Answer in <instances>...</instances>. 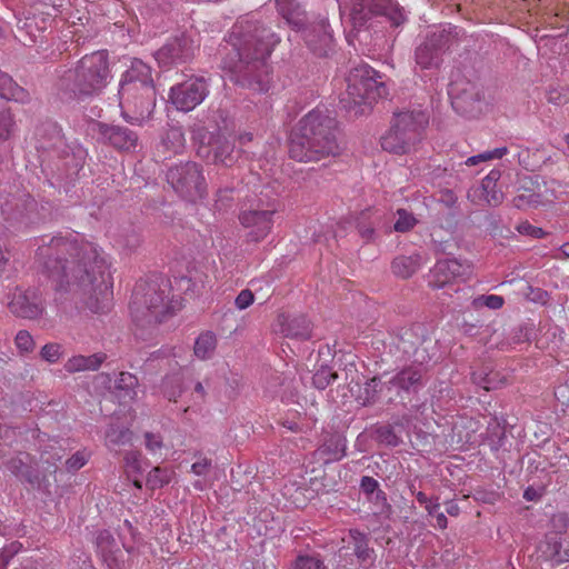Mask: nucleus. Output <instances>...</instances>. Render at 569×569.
Wrapping results in <instances>:
<instances>
[{"instance_id":"nucleus-1","label":"nucleus","mask_w":569,"mask_h":569,"mask_svg":"<svg viewBox=\"0 0 569 569\" xmlns=\"http://www.w3.org/2000/svg\"><path fill=\"white\" fill-rule=\"evenodd\" d=\"M39 258L56 301L102 310L112 283L109 264L94 243L77 236L53 237L39 248Z\"/></svg>"},{"instance_id":"nucleus-2","label":"nucleus","mask_w":569,"mask_h":569,"mask_svg":"<svg viewBox=\"0 0 569 569\" xmlns=\"http://www.w3.org/2000/svg\"><path fill=\"white\" fill-rule=\"evenodd\" d=\"M279 41L271 28L254 14L238 19L228 39L231 50L223 59L231 80L252 91L267 92L271 82L268 58Z\"/></svg>"},{"instance_id":"nucleus-3","label":"nucleus","mask_w":569,"mask_h":569,"mask_svg":"<svg viewBox=\"0 0 569 569\" xmlns=\"http://www.w3.org/2000/svg\"><path fill=\"white\" fill-rule=\"evenodd\" d=\"M342 149L339 122L327 109L309 111L291 130L289 157L296 161H320L339 156Z\"/></svg>"},{"instance_id":"nucleus-4","label":"nucleus","mask_w":569,"mask_h":569,"mask_svg":"<svg viewBox=\"0 0 569 569\" xmlns=\"http://www.w3.org/2000/svg\"><path fill=\"white\" fill-rule=\"evenodd\" d=\"M111 79L108 53L86 54L74 66L58 72L53 92L62 103H80L98 97Z\"/></svg>"},{"instance_id":"nucleus-5","label":"nucleus","mask_w":569,"mask_h":569,"mask_svg":"<svg viewBox=\"0 0 569 569\" xmlns=\"http://www.w3.org/2000/svg\"><path fill=\"white\" fill-rule=\"evenodd\" d=\"M170 290V280L162 276L136 283L130 302L136 337L142 340L152 338L158 325L181 308L179 301L169 300Z\"/></svg>"},{"instance_id":"nucleus-6","label":"nucleus","mask_w":569,"mask_h":569,"mask_svg":"<svg viewBox=\"0 0 569 569\" xmlns=\"http://www.w3.org/2000/svg\"><path fill=\"white\" fill-rule=\"evenodd\" d=\"M385 96H387V87L381 74L363 63L349 71L347 91L340 99V103L347 111H353L355 116H361L373 102Z\"/></svg>"},{"instance_id":"nucleus-7","label":"nucleus","mask_w":569,"mask_h":569,"mask_svg":"<svg viewBox=\"0 0 569 569\" xmlns=\"http://www.w3.org/2000/svg\"><path fill=\"white\" fill-rule=\"evenodd\" d=\"M428 116L421 110L395 112L389 130L381 137L385 151L406 154L422 140Z\"/></svg>"},{"instance_id":"nucleus-8","label":"nucleus","mask_w":569,"mask_h":569,"mask_svg":"<svg viewBox=\"0 0 569 569\" xmlns=\"http://www.w3.org/2000/svg\"><path fill=\"white\" fill-rule=\"evenodd\" d=\"M197 141V156L207 163L232 167L239 159V151L234 143L226 136L207 131L204 126L192 129Z\"/></svg>"},{"instance_id":"nucleus-9","label":"nucleus","mask_w":569,"mask_h":569,"mask_svg":"<svg viewBox=\"0 0 569 569\" xmlns=\"http://www.w3.org/2000/svg\"><path fill=\"white\" fill-rule=\"evenodd\" d=\"M350 21L353 30L369 29L377 18H386L392 27L405 22L402 11L389 0H349Z\"/></svg>"},{"instance_id":"nucleus-10","label":"nucleus","mask_w":569,"mask_h":569,"mask_svg":"<svg viewBox=\"0 0 569 569\" xmlns=\"http://www.w3.org/2000/svg\"><path fill=\"white\" fill-rule=\"evenodd\" d=\"M167 181L182 199L196 202L207 194V182L202 167L193 161L172 166L167 171Z\"/></svg>"},{"instance_id":"nucleus-11","label":"nucleus","mask_w":569,"mask_h":569,"mask_svg":"<svg viewBox=\"0 0 569 569\" xmlns=\"http://www.w3.org/2000/svg\"><path fill=\"white\" fill-rule=\"evenodd\" d=\"M458 41L457 27L448 26L429 32L415 50L416 63L422 70L439 69L443 54Z\"/></svg>"},{"instance_id":"nucleus-12","label":"nucleus","mask_w":569,"mask_h":569,"mask_svg":"<svg viewBox=\"0 0 569 569\" xmlns=\"http://www.w3.org/2000/svg\"><path fill=\"white\" fill-rule=\"evenodd\" d=\"M119 106L123 119L136 126L150 119L157 101L156 87H140V89H127L118 91Z\"/></svg>"},{"instance_id":"nucleus-13","label":"nucleus","mask_w":569,"mask_h":569,"mask_svg":"<svg viewBox=\"0 0 569 569\" xmlns=\"http://www.w3.org/2000/svg\"><path fill=\"white\" fill-rule=\"evenodd\" d=\"M452 108L468 118L480 116L486 107L482 87L469 80L456 81L450 89Z\"/></svg>"},{"instance_id":"nucleus-14","label":"nucleus","mask_w":569,"mask_h":569,"mask_svg":"<svg viewBox=\"0 0 569 569\" xmlns=\"http://www.w3.org/2000/svg\"><path fill=\"white\" fill-rule=\"evenodd\" d=\"M208 94V80L202 76H192L171 87L169 101L177 110L189 112L199 106Z\"/></svg>"},{"instance_id":"nucleus-15","label":"nucleus","mask_w":569,"mask_h":569,"mask_svg":"<svg viewBox=\"0 0 569 569\" xmlns=\"http://www.w3.org/2000/svg\"><path fill=\"white\" fill-rule=\"evenodd\" d=\"M37 207L34 198L23 193L6 201L2 206V214L10 228L21 230L39 222Z\"/></svg>"},{"instance_id":"nucleus-16","label":"nucleus","mask_w":569,"mask_h":569,"mask_svg":"<svg viewBox=\"0 0 569 569\" xmlns=\"http://www.w3.org/2000/svg\"><path fill=\"white\" fill-rule=\"evenodd\" d=\"M198 44L184 33L173 37L154 52V59L162 68L182 64L194 58Z\"/></svg>"},{"instance_id":"nucleus-17","label":"nucleus","mask_w":569,"mask_h":569,"mask_svg":"<svg viewBox=\"0 0 569 569\" xmlns=\"http://www.w3.org/2000/svg\"><path fill=\"white\" fill-rule=\"evenodd\" d=\"M426 372L419 366H407L395 375L388 373L387 392L402 398L403 393H417L426 386Z\"/></svg>"},{"instance_id":"nucleus-18","label":"nucleus","mask_w":569,"mask_h":569,"mask_svg":"<svg viewBox=\"0 0 569 569\" xmlns=\"http://www.w3.org/2000/svg\"><path fill=\"white\" fill-rule=\"evenodd\" d=\"M97 132L104 144L118 151L136 152L140 148L138 133L127 126L98 122Z\"/></svg>"},{"instance_id":"nucleus-19","label":"nucleus","mask_w":569,"mask_h":569,"mask_svg":"<svg viewBox=\"0 0 569 569\" xmlns=\"http://www.w3.org/2000/svg\"><path fill=\"white\" fill-rule=\"evenodd\" d=\"M301 30L307 47L315 56L325 58L333 51L335 40L326 18L307 23Z\"/></svg>"},{"instance_id":"nucleus-20","label":"nucleus","mask_w":569,"mask_h":569,"mask_svg":"<svg viewBox=\"0 0 569 569\" xmlns=\"http://www.w3.org/2000/svg\"><path fill=\"white\" fill-rule=\"evenodd\" d=\"M276 211L274 208L261 209L260 206H257V208H250L240 213L241 224L250 229L247 234L248 241L258 242L268 236L273 224L272 217Z\"/></svg>"},{"instance_id":"nucleus-21","label":"nucleus","mask_w":569,"mask_h":569,"mask_svg":"<svg viewBox=\"0 0 569 569\" xmlns=\"http://www.w3.org/2000/svg\"><path fill=\"white\" fill-rule=\"evenodd\" d=\"M86 156L87 152L82 148L66 149L62 151L53 178L66 191H68L69 186L79 178V173L86 161Z\"/></svg>"},{"instance_id":"nucleus-22","label":"nucleus","mask_w":569,"mask_h":569,"mask_svg":"<svg viewBox=\"0 0 569 569\" xmlns=\"http://www.w3.org/2000/svg\"><path fill=\"white\" fill-rule=\"evenodd\" d=\"M469 273L470 266L467 262H461L457 259H441L437 261L430 271L431 279L429 284L432 288L441 289L458 278L463 279Z\"/></svg>"},{"instance_id":"nucleus-23","label":"nucleus","mask_w":569,"mask_h":569,"mask_svg":"<svg viewBox=\"0 0 569 569\" xmlns=\"http://www.w3.org/2000/svg\"><path fill=\"white\" fill-rule=\"evenodd\" d=\"M428 340L427 328L422 323H415L409 328L400 329L397 348L402 353L413 357L416 361L423 362L426 356L420 352V347Z\"/></svg>"},{"instance_id":"nucleus-24","label":"nucleus","mask_w":569,"mask_h":569,"mask_svg":"<svg viewBox=\"0 0 569 569\" xmlns=\"http://www.w3.org/2000/svg\"><path fill=\"white\" fill-rule=\"evenodd\" d=\"M140 87H154L151 67L140 59H133L130 67L121 77L118 91L140 89Z\"/></svg>"},{"instance_id":"nucleus-25","label":"nucleus","mask_w":569,"mask_h":569,"mask_svg":"<svg viewBox=\"0 0 569 569\" xmlns=\"http://www.w3.org/2000/svg\"><path fill=\"white\" fill-rule=\"evenodd\" d=\"M540 558L560 565L569 561V540L557 533H547L545 540L539 545Z\"/></svg>"},{"instance_id":"nucleus-26","label":"nucleus","mask_w":569,"mask_h":569,"mask_svg":"<svg viewBox=\"0 0 569 569\" xmlns=\"http://www.w3.org/2000/svg\"><path fill=\"white\" fill-rule=\"evenodd\" d=\"M96 546L109 569H121L123 563L122 551L110 531H99L96 537Z\"/></svg>"},{"instance_id":"nucleus-27","label":"nucleus","mask_w":569,"mask_h":569,"mask_svg":"<svg viewBox=\"0 0 569 569\" xmlns=\"http://www.w3.org/2000/svg\"><path fill=\"white\" fill-rule=\"evenodd\" d=\"M305 0H276L277 8L286 22L296 30H301L308 23Z\"/></svg>"},{"instance_id":"nucleus-28","label":"nucleus","mask_w":569,"mask_h":569,"mask_svg":"<svg viewBox=\"0 0 569 569\" xmlns=\"http://www.w3.org/2000/svg\"><path fill=\"white\" fill-rule=\"evenodd\" d=\"M279 325L281 332L288 337L300 340H308L311 338V322L303 315L298 316H279Z\"/></svg>"},{"instance_id":"nucleus-29","label":"nucleus","mask_w":569,"mask_h":569,"mask_svg":"<svg viewBox=\"0 0 569 569\" xmlns=\"http://www.w3.org/2000/svg\"><path fill=\"white\" fill-rule=\"evenodd\" d=\"M471 379L475 385L488 391L498 389L506 381V377L495 370L491 362H483L473 369Z\"/></svg>"},{"instance_id":"nucleus-30","label":"nucleus","mask_w":569,"mask_h":569,"mask_svg":"<svg viewBox=\"0 0 569 569\" xmlns=\"http://www.w3.org/2000/svg\"><path fill=\"white\" fill-rule=\"evenodd\" d=\"M347 440L340 433L329 435L318 448V453L325 462L339 461L346 456Z\"/></svg>"},{"instance_id":"nucleus-31","label":"nucleus","mask_w":569,"mask_h":569,"mask_svg":"<svg viewBox=\"0 0 569 569\" xmlns=\"http://www.w3.org/2000/svg\"><path fill=\"white\" fill-rule=\"evenodd\" d=\"M381 217L379 210L368 208L356 218V228L365 241L375 240L376 228L380 224Z\"/></svg>"},{"instance_id":"nucleus-32","label":"nucleus","mask_w":569,"mask_h":569,"mask_svg":"<svg viewBox=\"0 0 569 569\" xmlns=\"http://www.w3.org/2000/svg\"><path fill=\"white\" fill-rule=\"evenodd\" d=\"M10 310L21 318L36 319L42 315L43 307L36 298L32 300L29 295H19L9 305Z\"/></svg>"},{"instance_id":"nucleus-33","label":"nucleus","mask_w":569,"mask_h":569,"mask_svg":"<svg viewBox=\"0 0 569 569\" xmlns=\"http://www.w3.org/2000/svg\"><path fill=\"white\" fill-rule=\"evenodd\" d=\"M187 388V380L183 371L181 370L166 375L160 386L163 397L173 402H177V399Z\"/></svg>"},{"instance_id":"nucleus-34","label":"nucleus","mask_w":569,"mask_h":569,"mask_svg":"<svg viewBox=\"0 0 569 569\" xmlns=\"http://www.w3.org/2000/svg\"><path fill=\"white\" fill-rule=\"evenodd\" d=\"M107 356L104 353H94L91 356H73L67 360L63 368L69 373H76L80 371L87 370H97L106 360Z\"/></svg>"},{"instance_id":"nucleus-35","label":"nucleus","mask_w":569,"mask_h":569,"mask_svg":"<svg viewBox=\"0 0 569 569\" xmlns=\"http://www.w3.org/2000/svg\"><path fill=\"white\" fill-rule=\"evenodd\" d=\"M0 97L20 103L30 101L29 92L19 86L11 76L0 70Z\"/></svg>"},{"instance_id":"nucleus-36","label":"nucleus","mask_w":569,"mask_h":569,"mask_svg":"<svg viewBox=\"0 0 569 569\" xmlns=\"http://www.w3.org/2000/svg\"><path fill=\"white\" fill-rule=\"evenodd\" d=\"M6 468L22 481L30 485L39 483V472L22 458V453L12 457L4 463Z\"/></svg>"},{"instance_id":"nucleus-37","label":"nucleus","mask_w":569,"mask_h":569,"mask_svg":"<svg viewBox=\"0 0 569 569\" xmlns=\"http://www.w3.org/2000/svg\"><path fill=\"white\" fill-rule=\"evenodd\" d=\"M388 373L385 372L381 376H375L369 379L363 387L362 392L358 396L357 400L363 406L373 405L378 400V396L383 391H387L386 379Z\"/></svg>"},{"instance_id":"nucleus-38","label":"nucleus","mask_w":569,"mask_h":569,"mask_svg":"<svg viewBox=\"0 0 569 569\" xmlns=\"http://www.w3.org/2000/svg\"><path fill=\"white\" fill-rule=\"evenodd\" d=\"M421 256L416 253L412 256H399L391 263L392 272L402 279L413 276L421 267Z\"/></svg>"},{"instance_id":"nucleus-39","label":"nucleus","mask_w":569,"mask_h":569,"mask_svg":"<svg viewBox=\"0 0 569 569\" xmlns=\"http://www.w3.org/2000/svg\"><path fill=\"white\" fill-rule=\"evenodd\" d=\"M501 173L499 170H491L481 182L486 201L489 206L496 207L503 200V193L496 189L497 181L500 179Z\"/></svg>"},{"instance_id":"nucleus-40","label":"nucleus","mask_w":569,"mask_h":569,"mask_svg":"<svg viewBox=\"0 0 569 569\" xmlns=\"http://www.w3.org/2000/svg\"><path fill=\"white\" fill-rule=\"evenodd\" d=\"M216 345L217 339L212 332L207 331L204 333H201L194 342V355L199 359H208L213 353Z\"/></svg>"},{"instance_id":"nucleus-41","label":"nucleus","mask_w":569,"mask_h":569,"mask_svg":"<svg viewBox=\"0 0 569 569\" xmlns=\"http://www.w3.org/2000/svg\"><path fill=\"white\" fill-rule=\"evenodd\" d=\"M161 143L168 151L180 153L184 147V134L180 128H170L162 137Z\"/></svg>"},{"instance_id":"nucleus-42","label":"nucleus","mask_w":569,"mask_h":569,"mask_svg":"<svg viewBox=\"0 0 569 569\" xmlns=\"http://www.w3.org/2000/svg\"><path fill=\"white\" fill-rule=\"evenodd\" d=\"M350 536L353 540V552L356 557L361 561L366 562L371 558L373 550L368 546V538L365 533L359 530H350Z\"/></svg>"},{"instance_id":"nucleus-43","label":"nucleus","mask_w":569,"mask_h":569,"mask_svg":"<svg viewBox=\"0 0 569 569\" xmlns=\"http://www.w3.org/2000/svg\"><path fill=\"white\" fill-rule=\"evenodd\" d=\"M226 119H227L226 111L218 108V109H209L207 111V113L204 114L203 119H201L199 121H200V126H204L207 131H208V126L219 131L222 128V126L224 124ZM197 127H199V124H194L193 129H196Z\"/></svg>"},{"instance_id":"nucleus-44","label":"nucleus","mask_w":569,"mask_h":569,"mask_svg":"<svg viewBox=\"0 0 569 569\" xmlns=\"http://www.w3.org/2000/svg\"><path fill=\"white\" fill-rule=\"evenodd\" d=\"M337 378L338 373L330 367L321 366L312 377V385L319 390H325Z\"/></svg>"},{"instance_id":"nucleus-45","label":"nucleus","mask_w":569,"mask_h":569,"mask_svg":"<svg viewBox=\"0 0 569 569\" xmlns=\"http://www.w3.org/2000/svg\"><path fill=\"white\" fill-rule=\"evenodd\" d=\"M397 216L398 219L393 224V229L397 232H408L418 223L416 217L406 209H398Z\"/></svg>"},{"instance_id":"nucleus-46","label":"nucleus","mask_w":569,"mask_h":569,"mask_svg":"<svg viewBox=\"0 0 569 569\" xmlns=\"http://www.w3.org/2000/svg\"><path fill=\"white\" fill-rule=\"evenodd\" d=\"M375 433L377 440L386 443L387 446L397 447L401 442L400 438L396 435L393 427L390 425L377 427Z\"/></svg>"},{"instance_id":"nucleus-47","label":"nucleus","mask_w":569,"mask_h":569,"mask_svg":"<svg viewBox=\"0 0 569 569\" xmlns=\"http://www.w3.org/2000/svg\"><path fill=\"white\" fill-rule=\"evenodd\" d=\"M138 386V378L130 372H120L116 380L114 388L126 392V396L134 395V388Z\"/></svg>"},{"instance_id":"nucleus-48","label":"nucleus","mask_w":569,"mask_h":569,"mask_svg":"<svg viewBox=\"0 0 569 569\" xmlns=\"http://www.w3.org/2000/svg\"><path fill=\"white\" fill-rule=\"evenodd\" d=\"M295 569H326L323 560L318 555H299Z\"/></svg>"},{"instance_id":"nucleus-49","label":"nucleus","mask_w":569,"mask_h":569,"mask_svg":"<svg viewBox=\"0 0 569 569\" xmlns=\"http://www.w3.org/2000/svg\"><path fill=\"white\" fill-rule=\"evenodd\" d=\"M170 473L166 469H161L159 467L153 468L147 477V485L151 489L161 488L164 485L169 483Z\"/></svg>"},{"instance_id":"nucleus-50","label":"nucleus","mask_w":569,"mask_h":569,"mask_svg":"<svg viewBox=\"0 0 569 569\" xmlns=\"http://www.w3.org/2000/svg\"><path fill=\"white\" fill-rule=\"evenodd\" d=\"M512 203L518 209L537 208L541 203L539 193L529 192L520 193L512 199Z\"/></svg>"},{"instance_id":"nucleus-51","label":"nucleus","mask_w":569,"mask_h":569,"mask_svg":"<svg viewBox=\"0 0 569 569\" xmlns=\"http://www.w3.org/2000/svg\"><path fill=\"white\" fill-rule=\"evenodd\" d=\"M550 525H551L552 530L549 531L548 533H557V536L562 537V535H565L567 532V529L569 527L568 513H566V512L555 513L551 517Z\"/></svg>"},{"instance_id":"nucleus-52","label":"nucleus","mask_w":569,"mask_h":569,"mask_svg":"<svg viewBox=\"0 0 569 569\" xmlns=\"http://www.w3.org/2000/svg\"><path fill=\"white\" fill-rule=\"evenodd\" d=\"M61 356L62 346L56 342L44 345L40 351V357L49 363H56Z\"/></svg>"},{"instance_id":"nucleus-53","label":"nucleus","mask_w":569,"mask_h":569,"mask_svg":"<svg viewBox=\"0 0 569 569\" xmlns=\"http://www.w3.org/2000/svg\"><path fill=\"white\" fill-rule=\"evenodd\" d=\"M141 234L134 228H130L121 234L122 246L130 251H134L141 244Z\"/></svg>"},{"instance_id":"nucleus-54","label":"nucleus","mask_w":569,"mask_h":569,"mask_svg":"<svg viewBox=\"0 0 569 569\" xmlns=\"http://www.w3.org/2000/svg\"><path fill=\"white\" fill-rule=\"evenodd\" d=\"M16 346L21 352H31L34 349V341L26 330H20L16 336Z\"/></svg>"},{"instance_id":"nucleus-55","label":"nucleus","mask_w":569,"mask_h":569,"mask_svg":"<svg viewBox=\"0 0 569 569\" xmlns=\"http://www.w3.org/2000/svg\"><path fill=\"white\" fill-rule=\"evenodd\" d=\"M503 298L501 296L497 295H490V296H480L473 300V305L477 306H486L489 309H500L503 306Z\"/></svg>"},{"instance_id":"nucleus-56","label":"nucleus","mask_w":569,"mask_h":569,"mask_svg":"<svg viewBox=\"0 0 569 569\" xmlns=\"http://www.w3.org/2000/svg\"><path fill=\"white\" fill-rule=\"evenodd\" d=\"M516 229L520 234L528 236L535 239L543 238L547 234V232L543 229L536 227L529 223L528 221L520 222Z\"/></svg>"},{"instance_id":"nucleus-57","label":"nucleus","mask_w":569,"mask_h":569,"mask_svg":"<svg viewBox=\"0 0 569 569\" xmlns=\"http://www.w3.org/2000/svg\"><path fill=\"white\" fill-rule=\"evenodd\" d=\"M176 284L186 295L194 296L200 293L198 282L192 280L190 277L183 276L180 277L179 279H176Z\"/></svg>"},{"instance_id":"nucleus-58","label":"nucleus","mask_w":569,"mask_h":569,"mask_svg":"<svg viewBox=\"0 0 569 569\" xmlns=\"http://www.w3.org/2000/svg\"><path fill=\"white\" fill-rule=\"evenodd\" d=\"M360 489L368 497V499H372L373 493L380 488L379 482L375 478L370 476H363L360 480Z\"/></svg>"},{"instance_id":"nucleus-59","label":"nucleus","mask_w":569,"mask_h":569,"mask_svg":"<svg viewBox=\"0 0 569 569\" xmlns=\"http://www.w3.org/2000/svg\"><path fill=\"white\" fill-rule=\"evenodd\" d=\"M253 301H254L253 292L249 289H243L237 296V298L234 300V305L238 309L244 310L249 306H251L253 303Z\"/></svg>"},{"instance_id":"nucleus-60","label":"nucleus","mask_w":569,"mask_h":569,"mask_svg":"<svg viewBox=\"0 0 569 569\" xmlns=\"http://www.w3.org/2000/svg\"><path fill=\"white\" fill-rule=\"evenodd\" d=\"M547 100L550 103L560 106V104H565L569 101V94L559 89H550L547 92Z\"/></svg>"},{"instance_id":"nucleus-61","label":"nucleus","mask_w":569,"mask_h":569,"mask_svg":"<svg viewBox=\"0 0 569 569\" xmlns=\"http://www.w3.org/2000/svg\"><path fill=\"white\" fill-rule=\"evenodd\" d=\"M11 124H12L11 114L7 111H1L0 112V139H7L9 137Z\"/></svg>"},{"instance_id":"nucleus-62","label":"nucleus","mask_w":569,"mask_h":569,"mask_svg":"<svg viewBox=\"0 0 569 569\" xmlns=\"http://www.w3.org/2000/svg\"><path fill=\"white\" fill-rule=\"evenodd\" d=\"M84 463H86L84 457L80 452L74 453L66 461V466H67L68 470H71V471L79 470L81 467L84 466Z\"/></svg>"},{"instance_id":"nucleus-63","label":"nucleus","mask_w":569,"mask_h":569,"mask_svg":"<svg viewBox=\"0 0 569 569\" xmlns=\"http://www.w3.org/2000/svg\"><path fill=\"white\" fill-rule=\"evenodd\" d=\"M457 196L450 189H445L440 192L439 202L443 203L446 207L451 208L457 203Z\"/></svg>"},{"instance_id":"nucleus-64","label":"nucleus","mask_w":569,"mask_h":569,"mask_svg":"<svg viewBox=\"0 0 569 569\" xmlns=\"http://www.w3.org/2000/svg\"><path fill=\"white\" fill-rule=\"evenodd\" d=\"M146 439V447L151 450L156 451L157 449L161 448V437L151 432H147L144 436Z\"/></svg>"}]
</instances>
